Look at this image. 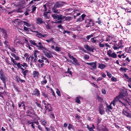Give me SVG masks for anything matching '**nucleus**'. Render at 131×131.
I'll list each match as a JSON object with an SVG mask.
<instances>
[{
  "mask_svg": "<svg viewBox=\"0 0 131 131\" xmlns=\"http://www.w3.org/2000/svg\"><path fill=\"white\" fill-rule=\"evenodd\" d=\"M128 95V93L126 90L122 89L120 90L119 92V94L118 95L116 96L113 101L116 103L118 101L123 105H124V103L119 100V99L121 98L123 99L126 102L129 104L128 100H129V99L127 97Z\"/></svg>",
  "mask_w": 131,
  "mask_h": 131,
  "instance_id": "obj_1",
  "label": "nucleus"
},
{
  "mask_svg": "<svg viewBox=\"0 0 131 131\" xmlns=\"http://www.w3.org/2000/svg\"><path fill=\"white\" fill-rule=\"evenodd\" d=\"M2 70L1 69L0 72V79L4 83H6L8 81V78L6 77L2 72Z\"/></svg>",
  "mask_w": 131,
  "mask_h": 131,
  "instance_id": "obj_2",
  "label": "nucleus"
},
{
  "mask_svg": "<svg viewBox=\"0 0 131 131\" xmlns=\"http://www.w3.org/2000/svg\"><path fill=\"white\" fill-rule=\"evenodd\" d=\"M51 16L54 19H58V20H63L64 17H62V15H58L56 14H53L51 15Z\"/></svg>",
  "mask_w": 131,
  "mask_h": 131,
  "instance_id": "obj_3",
  "label": "nucleus"
},
{
  "mask_svg": "<svg viewBox=\"0 0 131 131\" xmlns=\"http://www.w3.org/2000/svg\"><path fill=\"white\" fill-rule=\"evenodd\" d=\"M63 4H67L66 2H58L56 3L54 5V7L56 8H59L63 5Z\"/></svg>",
  "mask_w": 131,
  "mask_h": 131,
  "instance_id": "obj_4",
  "label": "nucleus"
},
{
  "mask_svg": "<svg viewBox=\"0 0 131 131\" xmlns=\"http://www.w3.org/2000/svg\"><path fill=\"white\" fill-rule=\"evenodd\" d=\"M122 113L127 117L131 118V113H129L128 112V109L127 108L124 109L122 111Z\"/></svg>",
  "mask_w": 131,
  "mask_h": 131,
  "instance_id": "obj_5",
  "label": "nucleus"
},
{
  "mask_svg": "<svg viewBox=\"0 0 131 131\" xmlns=\"http://www.w3.org/2000/svg\"><path fill=\"white\" fill-rule=\"evenodd\" d=\"M112 51L111 50H110L107 51V54L109 57L113 58H116L117 57L116 54L115 52L112 53Z\"/></svg>",
  "mask_w": 131,
  "mask_h": 131,
  "instance_id": "obj_6",
  "label": "nucleus"
},
{
  "mask_svg": "<svg viewBox=\"0 0 131 131\" xmlns=\"http://www.w3.org/2000/svg\"><path fill=\"white\" fill-rule=\"evenodd\" d=\"M84 47L86 50L89 51H91L92 52H93V50H94L95 47L93 46H91V47H90L88 45H84Z\"/></svg>",
  "mask_w": 131,
  "mask_h": 131,
  "instance_id": "obj_7",
  "label": "nucleus"
},
{
  "mask_svg": "<svg viewBox=\"0 0 131 131\" xmlns=\"http://www.w3.org/2000/svg\"><path fill=\"white\" fill-rule=\"evenodd\" d=\"M34 32L36 33L35 34L36 36L39 38L42 37L45 38L47 36V34L42 35L41 33L38 32V31H35Z\"/></svg>",
  "mask_w": 131,
  "mask_h": 131,
  "instance_id": "obj_8",
  "label": "nucleus"
},
{
  "mask_svg": "<svg viewBox=\"0 0 131 131\" xmlns=\"http://www.w3.org/2000/svg\"><path fill=\"white\" fill-rule=\"evenodd\" d=\"M97 63L96 62H93L91 63H86V64L89 66H90L92 67V69H95L96 68V63Z\"/></svg>",
  "mask_w": 131,
  "mask_h": 131,
  "instance_id": "obj_9",
  "label": "nucleus"
},
{
  "mask_svg": "<svg viewBox=\"0 0 131 131\" xmlns=\"http://www.w3.org/2000/svg\"><path fill=\"white\" fill-rule=\"evenodd\" d=\"M116 46H116L115 45L113 47L114 50H116L118 49L123 47V46L122 45V42L121 41H119L118 43H116Z\"/></svg>",
  "mask_w": 131,
  "mask_h": 131,
  "instance_id": "obj_10",
  "label": "nucleus"
},
{
  "mask_svg": "<svg viewBox=\"0 0 131 131\" xmlns=\"http://www.w3.org/2000/svg\"><path fill=\"white\" fill-rule=\"evenodd\" d=\"M26 113L31 114H34L35 112L34 109L31 107H29L28 110L26 111Z\"/></svg>",
  "mask_w": 131,
  "mask_h": 131,
  "instance_id": "obj_11",
  "label": "nucleus"
},
{
  "mask_svg": "<svg viewBox=\"0 0 131 131\" xmlns=\"http://www.w3.org/2000/svg\"><path fill=\"white\" fill-rule=\"evenodd\" d=\"M36 22L37 24L39 25H40L43 23H44V22L42 18L40 17L37 18H36Z\"/></svg>",
  "mask_w": 131,
  "mask_h": 131,
  "instance_id": "obj_12",
  "label": "nucleus"
},
{
  "mask_svg": "<svg viewBox=\"0 0 131 131\" xmlns=\"http://www.w3.org/2000/svg\"><path fill=\"white\" fill-rule=\"evenodd\" d=\"M38 45L37 44L36 46L38 47V49L39 50H46V49L45 47L43 46L42 44L40 42H39L38 43Z\"/></svg>",
  "mask_w": 131,
  "mask_h": 131,
  "instance_id": "obj_13",
  "label": "nucleus"
},
{
  "mask_svg": "<svg viewBox=\"0 0 131 131\" xmlns=\"http://www.w3.org/2000/svg\"><path fill=\"white\" fill-rule=\"evenodd\" d=\"M29 58L31 59V64L33 62H36L37 59V58L34 57L32 54L30 56Z\"/></svg>",
  "mask_w": 131,
  "mask_h": 131,
  "instance_id": "obj_14",
  "label": "nucleus"
},
{
  "mask_svg": "<svg viewBox=\"0 0 131 131\" xmlns=\"http://www.w3.org/2000/svg\"><path fill=\"white\" fill-rule=\"evenodd\" d=\"M94 25V23L92 22V19H90L89 20V22L88 24H87L86 25V27L88 28L89 27H91L92 26H93Z\"/></svg>",
  "mask_w": 131,
  "mask_h": 131,
  "instance_id": "obj_15",
  "label": "nucleus"
},
{
  "mask_svg": "<svg viewBox=\"0 0 131 131\" xmlns=\"http://www.w3.org/2000/svg\"><path fill=\"white\" fill-rule=\"evenodd\" d=\"M44 55L48 58H50L53 57V56L51 54L46 51H43Z\"/></svg>",
  "mask_w": 131,
  "mask_h": 131,
  "instance_id": "obj_16",
  "label": "nucleus"
},
{
  "mask_svg": "<svg viewBox=\"0 0 131 131\" xmlns=\"http://www.w3.org/2000/svg\"><path fill=\"white\" fill-rule=\"evenodd\" d=\"M39 92V91L37 89H36L35 90L33 91L32 94L34 95L38 96L40 94Z\"/></svg>",
  "mask_w": 131,
  "mask_h": 131,
  "instance_id": "obj_17",
  "label": "nucleus"
},
{
  "mask_svg": "<svg viewBox=\"0 0 131 131\" xmlns=\"http://www.w3.org/2000/svg\"><path fill=\"white\" fill-rule=\"evenodd\" d=\"M25 6H23V5L22 6H21L20 7L18 8H16V9L15 10V11H16L17 12L19 13H22L23 12V11L22 10V8H25Z\"/></svg>",
  "mask_w": 131,
  "mask_h": 131,
  "instance_id": "obj_18",
  "label": "nucleus"
},
{
  "mask_svg": "<svg viewBox=\"0 0 131 131\" xmlns=\"http://www.w3.org/2000/svg\"><path fill=\"white\" fill-rule=\"evenodd\" d=\"M83 99V98L82 97L80 96H78L75 98V102L79 104H80V99Z\"/></svg>",
  "mask_w": 131,
  "mask_h": 131,
  "instance_id": "obj_19",
  "label": "nucleus"
},
{
  "mask_svg": "<svg viewBox=\"0 0 131 131\" xmlns=\"http://www.w3.org/2000/svg\"><path fill=\"white\" fill-rule=\"evenodd\" d=\"M40 53V52L36 50H35L34 53V57L37 59V55H38Z\"/></svg>",
  "mask_w": 131,
  "mask_h": 131,
  "instance_id": "obj_20",
  "label": "nucleus"
},
{
  "mask_svg": "<svg viewBox=\"0 0 131 131\" xmlns=\"http://www.w3.org/2000/svg\"><path fill=\"white\" fill-rule=\"evenodd\" d=\"M99 66L98 68H100L101 69H103L106 66L105 64H99Z\"/></svg>",
  "mask_w": 131,
  "mask_h": 131,
  "instance_id": "obj_21",
  "label": "nucleus"
},
{
  "mask_svg": "<svg viewBox=\"0 0 131 131\" xmlns=\"http://www.w3.org/2000/svg\"><path fill=\"white\" fill-rule=\"evenodd\" d=\"M124 75L125 78L127 79L128 82L131 83V78H129L126 74L124 73Z\"/></svg>",
  "mask_w": 131,
  "mask_h": 131,
  "instance_id": "obj_22",
  "label": "nucleus"
},
{
  "mask_svg": "<svg viewBox=\"0 0 131 131\" xmlns=\"http://www.w3.org/2000/svg\"><path fill=\"white\" fill-rule=\"evenodd\" d=\"M73 61L74 62L73 64L74 65H78V66H79L80 65L78 62L76 58H74L73 59Z\"/></svg>",
  "mask_w": 131,
  "mask_h": 131,
  "instance_id": "obj_23",
  "label": "nucleus"
},
{
  "mask_svg": "<svg viewBox=\"0 0 131 131\" xmlns=\"http://www.w3.org/2000/svg\"><path fill=\"white\" fill-rule=\"evenodd\" d=\"M33 77L34 78L36 77H38L39 74L38 72L36 71H34L33 73Z\"/></svg>",
  "mask_w": 131,
  "mask_h": 131,
  "instance_id": "obj_24",
  "label": "nucleus"
},
{
  "mask_svg": "<svg viewBox=\"0 0 131 131\" xmlns=\"http://www.w3.org/2000/svg\"><path fill=\"white\" fill-rule=\"evenodd\" d=\"M30 124H31V126L32 127V128H34L35 127L34 126V124H36L37 125H38L39 124V123L38 122H31L29 123Z\"/></svg>",
  "mask_w": 131,
  "mask_h": 131,
  "instance_id": "obj_25",
  "label": "nucleus"
},
{
  "mask_svg": "<svg viewBox=\"0 0 131 131\" xmlns=\"http://www.w3.org/2000/svg\"><path fill=\"white\" fill-rule=\"evenodd\" d=\"M56 8L54 7H53L52 9V11L53 13L59 14L60 13V12L58 11V10L56 9Z\"/></svg>",
  "mask_w": 131,
  "mask_h": 131,
  "instance_id": "obj_26",
  "label": "nucleus"
},
{
  "mask_svg": "<svg viewBox=\"0 0 131 131\" xmlns=\"http://www.w3.org/2000/svg\"><path fill=\"white\" fill-rule=\"evenodd\" d=\"M31 7L32 9V11L31 12V13H34V11L36 10L37 8V7L35 5H34L32 6Z\"/></svg>",
  "mask_w": 131,
  "mask_h": 131,
  "instance_id": "obj_27",
  "label": "nucleus"
},
{
  "mask_svg": "<svg viewBox=\"0 0 131 131\" xmlns=\"http://www.w3.org/2000/svg\"><path fill=\"white\" fill-rule=\"evenodd\" d=\"M99 110L100 114H103L104 112V109L103 108L100 107Z\"/></svg>",
  "mask_w": 131,
  "mask_h": 131,
  "instance_id": "obj_28",
  "label": "nucleus"
},
{
  "mask_svg": "<svg viewBox=\"0 0 131 131\" xmlns=\"http://www.w3.org/2000/svg\"><path fill=\"white\" fill-rule=\"evenodd\" d=\"M45 25L46 28L48 29H51L52 28V27L49 25L48 23L45 24Z\"/></svg>",
  "mask_w": 131,
  "mask_h": 131,
  "instance_id": "obj_29",
  "label": "nucleus"
},
{
  "mask_svg": "<svg viewBox=\"0 0 131 131\" xmlns=\"http://www.w3.org/2000/svg\"><path fill=\"white\" fill-rule=\"evenodd\" d=\"M62 17H65L63 19V20L65 18V20H70L71 19L72 17L70 16H67L66 17L65 16H63Z\"/></svg>",
  "mask_w": 131,
  "mask_h": 131,
  "instance_id": "obj_30",
  "label": "nucleus"
},
{
  "mask_svg": "<svg viewBox=\"0 0 131 131\" xmlns=\"http://www.w3.org/2000/svg\"><path fill=\"white\" fill-rule=\"evenodd\" d=\"M45 107L46 110H48L49 111H51V110L49 108V107H51L50 104H48L47 105V106H45Z\"/></svg>",
  "mask_w": 131,
  "mask_h": 131,
  "instance_id": "obj_31",
  "label": "nucleus"
},
{
  "mask_svg": "<svg viewBox=\"0 0 131 131\" xmlns=\"http://www.w3.org/2000/svg\"><path fill=\"white\" fill-rule=\"evenodd\" d=\"M17 81L18 82H19V81H20L21 83L24 82H25L24 80L21 79L19 77H18L17 78Z\"/></svg>",
  "mask_w": 131,
  "mask_h": 131,
  "instance_id": "obj_32",
  "label": "nucleus"
},
{
  "mask_svg": "<svg viewBox=\"0 0 131 131\" xmlns=\"http://www.w3.org/2000/svg\"><path fill=\"white\" fill-rule=\"evenodd\" d=\"M49 13V12H45L43 13V16L46 18L48 19L49 18V16L47 14Z\"/></svg>",
  "mask_w": 131,
  "mask_h": 131,
  "instance_id": "obj_33",
  "label": "nucleus"
},
{
  "mask_svg": "<svg viewBox=\"0 0 131 131\" xmlns=\"http://www.w3.org/2000/svg\"><path fill=\"white\" fill-rule=\"evenodd\" d=\"M35 41L34 40H30L29 41L30 43L32 44L34 46H36L37 45V43L35 42Z\"/></svg>",
  "mask_w": 131,
  "mask_h": 131,
  "instance_id": "obj_34",
  "label": "nucleus"
},
{
  "mask_svg": "<svg viewBox=\"0 0 131 131\" xmlns=\"http://www.w3.org/2000/svg\"><path fill=\"white\" fill-rule=\"evenodd\" d=\"M61 48L60 47L56 46L55 47L54 50L57 51H59L61 50Z\"/></svg>",
  "mask_w": 131,
  "mask_h": 131,
  "instance_id": "obj_35",
  "label": "nucleus"
},
{
  "mask_svg": "<svg viewBox=\"0 0 131 131\" xmlns=\"http://www.w3.org/2000/svg\"><path fill=\"white\" fill-rule=\"evenodd\" d=\"M1 30L2 31V32L3 34L5 36H6L7 35V34L5 30L3 29L2 28H1Z\"/></svg>",
  "mask_w": 131,
  "mask_h": 131,
  "instance_id": "obj_36",
  "label": "nucleus"
},
{
  "mask_svg": "<svg viewBox=\"0 0 131 131\" xmlns=\"http://www.w3.org/2000/svg\"><path fill=\"white\" fill-rule=\"evenodd\" d=\"M120 70L122 71L123 72H125L127 70H128V69L126 68H121L120 69Z\"/></svg>",
  "mask_w": 131,
  "mask_h": 131,
  "instance_id": "obj_37",
  "label": "nucleus"
},
{
  "mask_svg": "<svg viewBox=\"0 0 131 131\" xmlns=\"http://www.w3.org/2000/svg\"><path fill=\"white\" fill-rule=\"evenodd\" d=\"M28 70H26L23 71L22 72V73L24 75V77H25L26 75V74L28 73Z\"/></svg>",
  "mask_w": 131,
  "mask_h": 131,
  "instance_id": "obj_38",
  "label": "nucleus"
},
{
  "mask_svg": "<svg viewBox=\"0 0 131 131\" xmlns=\"http://www.w3.org/2000/svg\"><path fill=\"white\" fill-rule=\"evenodd\" d=\"M41 123L42 125L45 126L47 122L45 121L42 120L41 121Z\"/></svg>",
  "mask_w": 131,
  "mask_h": 131,
  "instance_id": "obj_39",
  "label": "nucleus"
},
{
  "mask_svg": "<svg viewBox=\"0 0 131 131\" xmlns=\"http://www.w3.org/2000/svg\"><path fill=\"white\" fill-rule=\"evenodd\" d=\"M71 69V68H68V71H67L65 73H68L69 74H72V73L70 71V70Z\"/></svg>",
  "mask_w": 131,
  "mask_h": 131,
  "instance_id": "obj_40",
  "label": "nucleus"
},
{
  "mask_svg": "<svg viewBox=\"0 0 131 131\" xmlns=\"http://www.w3.org/2000/svg\"><path fill=\"white\" fill-rule=\"evenodd\" d=\"M58 20L57 21H56L54 22V23L56 24H61L63 22V21L61 20Z\"/></svg>",
  "mask_w": 131,
  "mask_h": 131,
  "instance_id": "obj_41",
  "label": "nucleus"
},
{
  "mask_svg": "<svg viewBox=\"0 0 131 131\" xmlns=\"http://www.w3.org/2000/svg\"><path fill=\"white\" fill-rule=\"evenodd\" d=\"M16 65H17L18 67V68L21 69V68H22L21 67L22 66H21V64L20 63H18Z\"/></svg>",
  "mask_w": 131,
  "mask_h": 131,
  "instance_id": "obj_42",
  "label": "nucleus"
},
{
  "mask_svg": "<svg viewBox=\"0 0 131 131\" xmlns=\"http://www.w3.org/2000/svg\"><path fill=\"white\" fill-rule=\"evenodd\" d=\"M10 58H11V61L13 62V63L15 64L16 65L17 63H16V61H15L14 60V59L13 58L11 57L10 56Z\"/></svg>",
  "mask_w": 131,
  "mask_h": 131,
  "instance_id": "obj_43",
  "label": "nucleus"
},
{
  "mask_svg": "<svg viewBox=\"0 0 131 131\" xmlns=\"http://www.w3.org/2000/svg\"><path fill=\"white\" fill-rule=\"evenodd\" d=\"M56 92L58 96H60L61 94L59 90L58 89H56Z\"/></svg>",
  "mask_w": 131,
  "mask_h": 131,
  "instance_id": "obj_44",
  "label": "nucleus"
},
{
  "mask_svg": "<svg viewBox=\"0 0 131 131\" xmlns=\"http://www.w3.org/2000/svg\"><path fill=\"white\" fill-rule=\"evenodd\" d=\"M111 80L112 81H117V78L112 77L111 78Z\"/></svg>",
  "mask_w": 131,
  "mask_h": 131,
  "instance_id": "obj_45",
  "label": "nucleus"
},
{
  "mask_svg": "<svg viewBox=\"0 0 131 131\" xmlns=\"http://www.w3.org/2000/svg\"><path fill=\"white\" fill-rule=\"evenodd\" d=\"M73 128V126L71 124H69L68 126V128L69 130H70L71 128L72 129Z\"/></svg>",
  "mask_w": 131,
  "mask_h": 131,
  "instance_id": "obj_46",
  "label": "nucleus"
},
{
  "mask_svg": "<svg viewBox=\"0 0 131 131\" xmlns=\"http://www.w3.org/2000/svg\"><path fill=\"white\" fill-rule=\"evenodd\" d=\"M67 33V34H70V31H69L64 30V31L63 32V34H65V33Z\"/></svg>",
  "mask_w": 131,
  "mask_h": 131,
  "instance_id": "obj_47",
  "label": "nucleus"
},
{
  "mask_svg": "<svg viewBox=\"0 0 131 131\" xmlns=\"http://www.w3.org/2000/svg\"><path fill=\"white\" fill-rule=\"evenodd\" d=\"M47 81L46 80H44L41 82V84L44 85L45 84L47 83Z\"/></svg>",
  "mask_w": 131,
  "mask_h": 131,
  "instance_id": "obj_48",
  "label": "nucleus"
},
{
  "mask_svg": "<svg viewBox=\"0 0 131 131\" xmlns=\"http://www.w3.org/2000/svg\"><path fill=\"white\" fill-rule=\"evenodd\" d=\"M84 57L85 60H88L89 58V56L87 54H85L84 56Z\"/></svg>",
  "mask_w": 131,
  "mask_h": 131,
  "instance_id": "obj_49",
  "label": "nucleus"
},
{
  "mask_svg": "<svg viewBox=\"0 0 131 131\" xmlns=\"http://www.w3.org/2000/svg\"><path fill=\"white\" fill-rule=\"evenodd\" d=\"M106 72L107 75L109 77V78H111L112 76V74H111L109 72H108L107 71H106Z\"/></svg>",
  "mask_w": 131,
  "mask_h": 131,
  "instance_id": "obj_50",
  "label": "nucleus"
},
{
  "mask_svg": "<svg viewBox=\"0 0 131 131\" xmlns=\"http://www.w3.org/2000/svg\"><path fill=\"white\" fill-rule=\"evenodd\" d=\"M8 48L10 50H11L12 51L14 52H15V49L13 47L12 49L10 48L9 47H8Z\"/></svg>",
  "mask_w": 131,
  "mask_h": 131,
  "instance_id": "obj_51",
  "label": "nucleus"
},
{
  "mask_svg": "<svg viewBox=\"0 0 131 131\" xmlns=\"http://www.w3.org/2000/svg\"><path fill=\"white\" fill-rule=\"evenodd\" d=\"M99 46L101 47H103L105 46L104 44L101 43V42L99 44Z\"/></svg>",
  "mask_w": 131,
  "mask_h": 131,
  "instance_id": "obj_52",
  "label": "nucleus"
},
{
  "mask_svg": "<svg viewBox=\"0 0 131 131\" xmlns=\"http://www.w3.org/2000/svg\"><path fill=\"white\" fill-rule=\"evenodd\" d=\"M54 39V38H52L51 39H49L46 40V41L48 43L50 42L52 40V39Z\"/></svg>",
  "mask_w": 131,
  "mask_h": 131,
  "instance_id": "obj_53",
  "label": "nucleus"
},
{
  "mask_svg": "<svg viewBox=\"0 0 131 131\" xmlns=\"http://www.w3.org/2000/svg\"><path fill=\"white\" fill-rule=\"evenodd\" d=\"M21 66L24 67H28V65L26 63H23V64H21Z\"/></svg>",
  "mask_w": 131,
  "mask_h": 131,
  "instance_id": "obj_54",
  "label": "nucleus"
},
{
  "mask_svg": "<svg viewBox=\"0 0 131 131\" xmlns=\"http://www.w3.org/2000/svg\"><path fill=\"white\" fill-rule=\"evenodd\" d=\"M4 43L5 45V47H7L8 46V42L6 41L4 42Z\"/></svg>",
  "mask_w": 131,
  "mask_h": 131,
  "instance_id": "obj_55",
  "label": "nucleus"
},
{
  "mask_svg": "<svg viewBox=\"0 0 131 131\" xmlns=\"http://www.w3.org/2000/svg\"><path fill=\"white\" fill-rule=\"evenodd\" d=\"M111 104H110L109 105H107V108L109 109V110H112V106L111 105Z\"/></svg>",
  "mask_w": 131,
  "mask_h": 131,
  "instance_id": "obj_56",
  "label": "nucleus"
},
{
  "mask_svg": "<svg viewBox=\"0 0 131 131\" xmlns=\"http://www.w3.org/2000/svg\"><path fill=\"white\" fill-rule=\"evenodd\" d=\"M57 27L58 28H61L62 29H63V28L62 27V26L60 24L59 25H58L57 26Z\"/></svg>",
  "mask_w": 131,
  "mask_h": 131,
  "instance_id": "obj_57",
  "label": "nucleus"
},
{
  "mask_svg": "<svg viewBox=\"0 0 131 131\" xmlns=\"http://www.w3.org/2000/svg\"><path fill=\"white\" fill-rule=\"evenodd\" d=\"M68 55L70 59L73 60L74 58V57L73 56H71V54L69 53Z\"/></svg>",
  "mask_w": 131,
  "mask_h": 131,
  "instance_id": "obj_58",
  "label": "nucleus"
},
{
  "mask_svg": "<svg viewBox=\"0 0 131 131\" xmlns=\"http://www.w3.org/2000/svg\"><path fill=\"white\" fill-rule=\"evenodd\" d=\"M97 100L100 101H102L103 100V99L102 97H97Z\"/></svg>",
  "mask_w": 131,
  "mask_h": 131,
  "instance_id": "obj_59",
  "label": "nucleus"
},
{
  "mask_svg": "<svg viewBox=\"0 0 131 131\" xmlns=\"http://www.w3.org/2000/svg\"><path fill=\"white\" fill-rule=\"evenodd\" d=\"M92 39V42L93 43H95L96 42V40H95L94 39V38H93L91 39Z\"/></svg>",
  "mask_w": 131,
  "mask_h": 131,
  "instance_id": "obj_60",
  "label": "nucleus"
},
{
  "mask_svg": "<svg viewBox=\"0 0 131 131\" xmlns=\"http://www.w3.org/2000/svg\"><path fill=\"white\" fill-rule=\"evenodd\" d=\"M24 30L27 31H29V28H28L27 27H26L25 26L24 27Z\"/></svg>",
  "mask_w": 131,
  "mask_h": 131,
  "instance_id": "obj_61",
  "label": "nucleus"
},
{
  "mask_svg": "<svg viewBox=\"0 0 131 131\" xmlns=\"http://www.w3.org/2000/svg\"><path fill=\"white\" fill-rule=\"evenodd\" d=\"M86 16L84 14H83L81 15V17H82V20H84V18Z\"/></svg>",
  "mask_w": 131,
  "mask_h": 131,
  "instance_id": "obj_62",
  "label": "nucleus"
},
{
  "mask_svg": "<svg viewBox=\"0 0 131 131\" xmlns=\"http://www.w3.org/2000/svg\"><path fill=\"white\" fill-rule=\"evenodd\" d=\"M83 20H82V19H81V18H79L77 19L76 21H81Z\"/></svg>",
  "mask_w": 131,
  "mask_h": 131,
  "instance_id": "obj_63",
  "label": "nucleus"
},
{
  "mask_svg": "<svg viewBox=\"0 0 131 131\" xmlns=\"http://www.w3.org/2000/svg\"><path fill=\"white\" fill-rule=\"evenodd\" d=\"M42 95L45 97H48L47 94L44 93H42Z\"/></svg>",
  "mask_w": 131,
  "mask_h": 131,
  "instance_id": "obj_64",
  "label": "nucleus"
}]
</instances>
